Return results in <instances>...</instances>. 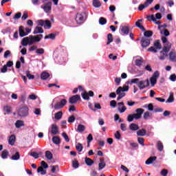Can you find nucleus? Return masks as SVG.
<instances>
[{
  "mask_svg": "<svg viewBox=\"0 0 176 176\" xmlns=\"http://www.w3.org/2000/svg\"><path fill=\"white\" fill-rule=\"evenodd\" d=\"M167 174H168V170H167V169H163L161 171V175L162 176H167Z\"/></svg>",
  "mask_w": 176,
  "mask_h": 176,
  "instance_id": "obj_62",
  "label": "nucleus"
},
{
  "mask_svg": "<svg viewBox=\"0 0 176 176\" xmlns=\"http://www.w3.org/2000/svg\"><path fill=\"white\" fill-rule=\"evenodd\" d=\"M52 142L56 145H60L61 144V139L58 136H54L52 138Z\"/></svg>",
  "mask_w": 176,
  "mask_h": 176,
  "instance_id": "obj_22",
  "label": "nucleus"
},
{
  "mask_svg": "<svg viewBox=\"0 0 176 176\" xmlns=\"http://www.w3.org/2000/svg\"><path fill=\"white\" fill-rule=\"evenodd\" d=\"M166 102H174V96L170 95L169 98H168Z\"/></svg>",
  "mask_w": 176,
  "mask_h": 176,
  "instance_id": "obj_63",
  "label": "nucleus"
},
{
  "mask_svg": "<svg viewBox=\"0 0 176 176\" xmlns=\"http://www.w3.org/2000/svg\"><path fill=\"white\" fill-rule=\"evenodd\" d=\"M111 42H113V37L112 36V34H109L107 35V45H109Z\"/></svg>",
  "mask_w": 176,
  "mask_h": 176,
  "instance_id": "obj_40",
  "label": "nucleus"
},
{
  "mask_svg": "<svg viewBox=\"0 0 176 176\" xmlns=\"http://www.w3.org/2000/svg\"><path fill=\"white\" fill-rule=\"evenodd\" d=\"M20 17H21V12H18V13L15 14L13 19H14V20H19V19H20Z\"/></svg>",
  "mask_w": 176,
  "mask_h": 176,
  "instance_id": "obj_60",
  "label": "nucleus"
},
{
  "mask_svg": "<svg viewBox=\"0 0 176 176\" xmlns=\"http://www.w3.org/2000/svg\"><path fill=\"white\" fill-rule=\"evenodd\" d=\"M45 53V50L43 48H38L36 50V54H43Z\"/></svg>",
  "mask_w": 176,
  "mask_h": 176,
  "instance_id": "obj_48",
  "label": "nucleus"
},
{
  "mask_svg": "<svg viewBox=\"0 0 176 176\" xmlns=\"http://www.w3.org/2000/svg\"><path fill=\"white\" fill-rule=\"evenodd\" d=\"M150 80H151V85L152 87H153V86H155V85L157 83V80H156V78H154L153 77L151 78Z\"/></svg>",
  "mask_w": 176,
  "mask_h": 176,
  "instance_id": "obj_51",
  "label": "nucleus"
},
{
  "mask_svg": "<svg viewBox=\"0 0 176 176\" xmlns=\"http://www.w3.org/2000/svg\"><path fill=\"white\" fill-rule=\"evenodd\" d=\"M4 112H6V113L9 114L12 112V107L9 106H5L3 107Z\"/></svg>",
  "mask_w": 176,
  "mask_h": 176,
  "instance_id": "obj_45",
  "label": "nucleus"
},
{
  "mask_svg": "<svg viewBox=\"0 0 176 176\" xmlns=\"http://www.w3.org/2000/svg\"><path fill=\"white\" fill-rule=\"evenodd\" d=\"M50 133L52 134V135H57V134H60L59 129L57 124H52L51 125Z\"/></svg>",
  "mask_w": 176,
  "mask_h": 176,
  "instance_id": "obj_10",
  "label": "nucleus"
},
{
  "mask_svg": "<svg viewBox=\"0 0 176 176\" xmlns=\"http://www.w3.org/2000/svg\"><path fill=\"white\" fill-rule=\"evenodd\" d=\"M138 82H140L139 78H133L131 80V81H128L127 83H129V85H133V84H137L138 83Z\"/></svg>",
  "mask_w": 176,
  "mask_h": 176,
  "instance_id": "obj_44",
  "label": "nucleus"
},
{
  "mask_svg": "<svg viewBox=\"0 0 176 176\" xmlns=\"http://www.w3.org/2000/svg\"><path fill=\"white\" fill-rule=\"evenodd\" d=\"M138 87H139L140 90H144V89L149 87V80L140 81L138 83Z\"/></svg>",
  "mask_w": 176,
  "mask_h": 176,
  "instance_id": "obj_6",
  "label": "nucleus"
},
{
  "mask_svg": "<svg viewBox=\"0 0 176 176\" xmlns=\"http://www.w3.org/2000/svg\"><path fill=\"white\" fill-rule=\"evenodd\" d=\"M121 32L122 34H124V35H129L130 28H129V26H122Z\"/></svg>",
  "mask_w": 176,
  "mask_h": 176,
  "instance_id": "obj_18",
  "label": "nucleus"
},
{
  "mask_svg": "<svg viewBox=\"0 0 176 176\" xmlns=\"http://www.w3.org/2000/svg\"><path fill=\"white\" fill-rule=\"evenodd\" d=\"M43 38V35L39 34L37 36L30 35L29 37H25L22 39L21 45H33V43H38L41 41V39Z\"/></svg>",
  "mask_w": 176,
  "mask_h": 176,
  "instance_id": "obj_1",
  "label": "nucleus"
},
{
  "mask_svg": "<svg viewBox=\"0 0 176 176\" xmlns=\"http://www.w3.org/2000/svg\"><path fill=\"white\" fill-rule=\"evenodd\" d=\"M170 61L172 63H176V53L175 52H170L168 54Z\"/></svg>",
  "mask_w": 176,
  "mask_h": 176,
  "instance_id": "obj_16",
  "label": "nucleus"
},
{
  "mask_svg": "<svg viewBox=\"0 0 176 176\" xmlns=\"http://www.w3.org/2000/svg\"><path fill=\"white\" fill-rule=\"evenodd\" d=\"M19 116L24 118L28 115V107H23L19 110Z\"/></svg>",
  "mask_w": 176,
  "mask_h": 176,
  "instance_id": "obj_7",
  "label": "nucleus"
},
{
  "mask_svg": "<svg viewBox=\"0 0 176 176\" xmlns=\"http://www.w3.org/2000/svg\"><path fill=\"white\" fill-rule=\"evenodd\" d=\"M99 24H100V25H104L107 24V19L104 17H100L99 19Z\"/></svg>",
  "mask_w": 176,
  "mask_h": 176,
  "instance_id": "obj_46",
  "label": "nucleus"
},
{
  "mask_svg": "<svg viewBox=\"0 0 176 176\" xmlns=\"http://www.w3.org/2000/svg\"><path fill=\"white\" fill-rule=\"evenodd\" d=\"M80 100V95H74L69 98V104H76L78 101Z\"/></svg>",
  "mask_w": 176,
  "mask_h": 176,
  "instance_id": "obj_12",
  "label": "nucleus"
},
{
  "mask_svg": "<svg viewBox=\"0 0 176 176\" xmlns=\"http://www.w3.org/2000/svg\"><path fill=\"white\" fill-rule=\"evenodd\" d=\"M75 116H70L67 120L68 123H74L75 122Z\"/></svg>",
  "mask_w": 176,
  "mask_h": 176,
  "instance_id": "obj_52",
  "label": "nucleus"
},
{
  "mask_svg": "<svg viewBox=\"0 0 176 176\" xmlns=\"http://www.w3.org/2000/svg\"><path fill=\"white\" fill-rule=\"evenodd\" d=\"M85 130H86V126L81 124L78 125V127L76 129V131L78 133H83V131H85Z\"/></svg>",
  "mask_w": 176,
  "mask_h": 176,
  "instance_id": "obj_26",
  "label": "nucleus"
},
{
  "mask_svg": "<svg viewBox=\"0 0 176 176\" xmlns=\"http://www.w3.org/2000/svg\"><path fill=\"white\" fill-rule=\"evenodd\" d=\"M10 56H12V54L9 50L4 52V58H8V57H10Z\"/></svg>",
  "mask_w": 176,
  "mask_h": 176,
  "instance_id": "obj_56",
  "label": "nucleus"
},
{
  "mask_svg": "<svg viewBox=\"0 0 176 176\" xmlns=\"http://www.w3.org/2000/svg\"><path fill=\"white\" fill-rule=\"evenodd\" d=\"M9 155V151L8 150H3L1 153L2 159H8V156Z\"/></svg>",
  "mask_w": 176,
  "mask_h": 176,
  "instance_id": "obj_34",
  "label": "nucleus"
},
{
  "mask_svg": "<svg viewBox=\"0 0 176 176\" xmlns=\"http://www.w3.org/2000/svg\"><path fill=\"white\" fill-rule=\"evenodd\" d=\"M12 160H19L20 159V153L18 151L15 153L14 155L12 156Z\"/></svg>",
  "mask_w": 176,
  "mask_h": 176,
  "instance_id": "obj_42",
  "label": "nucleus"
},
{
  "mask_svg": "<svg viewBox=\"0 0 176 176\" xmlns=\"http://www.w3.org/2000/svg\"><path fill=\"white\" fill-rule=\"evenodd\" d=\"M44 28L45 30H50L52 28V23L50 22V21L49 20L45 21Z\"/></svg>",
  "mask_w": 176,
  "mask_h": 176,
  "instance_id": "obj_31",
  "label": "nucleus"
},
{
  "mask_svg": "<svg viewBox=\"0 0 176 176\" xmlns=\"http://www.w3.org/2000/svg\"><path fill=\"white\" fill-rule=\"evenodd\" d=\"M135 112H136V114H138L139 116H140V118H142V113H144V109H141V108L137 109L135 110Z\"/></svg>",
  "mask_w": 176,
  "mask_h": 176,
  "instance_id": "obj_43",
  "label": "nucleus"
},
{
  "mask_svg": "<svg viewBox=\"0 0 176 176\" xmlns=\"http://www.w3.org/2000/svg\"><path fill=\"white\" fill-rule=\"evenodd\" d=\"M153 2V0H146L144 3L143 4H140L138 7V10H140V12L144 10V9H145V8H148V6H149V5H152Z\"/></svg>",
  "mask_w": 176,
  "mask_h": 176,
  "instance_id": "obj_8",
  "label": "nucleus"
},
{
  "mask_svg": "<svg viewBox=\"0 0 176 176\" xmlns=\"http://www.w3.org/2000/svg\"><path fill=\"white\" fill-rule=\"evenodd\" d=\"M85 164H87V166H93L94 164V161L93 160H91V158L87 157H86L85 158Z\"/></svg>",
  "mask_w": 176,
  "mask_h": 176,
  "instance_id": "obj_25",
  "label": "nucleus"
},
{
  "mask_svg": "<svg viewBox=\"0 0 176 176\" xmlns=\"http://www.w3.org/2000/svg\"><path fill=\"white\" fill-rule=\"evenodd\" d=\"M143 32L144 37L140 40L141 45H151L153 42V39L151 38L153 35V32L145 29V31H143Z\"/></svg>",
  "mask_w": 176,
  "mask_h": 176,
  "instance_id": "obj_2",
  "label": "nucleus"
},
{
  "mask_svg": "<svg viewBox=\"0 0 176 176\" xmlns=\"http://www.w3.org/2000/svg\"><path fill=\"white\" fill-rule=\"evenodd\" d=\"M106 166H107V164H105V161L104 160V158H100V162L98 164L99 171H101V170H103V168H105Z\"/></svg>",
  "mask_w": 176,
  "mask_h": 176,
  "instance_id": "obj_15",
  "label": "nucleus"
},
{
  "mask_svg": "<svg viewBox=\"0 0 176 176\" xmlns=\"http://www.w3.org/2000/svg\"><path fill=\"white\" fill-rule=\"evenodd\" d=\"M146 19L148 20V21H153V22L156 21V18H155L154 14L147 16Z\"/></svg>",
  "mask_w": 176,
  "mask_h": 176,
  "instance_id": "obj_41",
  "label": "nucleus"
},
{
  "mask_svg": "<svg viewBox=\"0 0 176 176\" xmlns=\"http://www.w3.org/2000/svg\"><path fill=\"white\" fill-rule=\"evenodd\" d=\"M157 149L159 151V152H163L164 149V146H163V143L160 141L158 140L157 142Z\"/></svg>",
  "mask_w": 176,
  "mask_h": 176,
  "instance_id": "obj_17",
  "label": "nucleus"
},
{
  "mask_svg": "<svg viewBox=\"0 0 176 176\" xmlns=\"http://www.w3.org/2000/svg\"><path fill=\"white\" fill-rule=\"evenodd\" d=\"M44 38L54 40V39H56V34H53V33L50 34L45 36Z\"/></svg>",
  "mask_w": 176,
  "mask_h": 176,
  "instance_id": "obj_39",
  "label": "nucleus"
},
{
  "mask_svg": "<svg viewBox=\"0 0 176 176\" xmlns=\"http://www.w3.org/2000/svg\"><path fill=\"white\" fill-rule=\"evenodd\" d=\"M51 168H52L51 169L52 173H58L59 171L58 165L52 166Z\"/></svg>",
  "mask_w": 176,
  "mask_h": 176,
  "instance_id": "obj_35",
  "label": "nucleus"
},
{
  "mask_svg": "<svg viewBox=\"0 0 176 176\" xmlns=\"http://www.w3.org/2000/svg\"><path fill=\"white\" fill-rule=\"evenodd\" d=\"M41 167H43V168H49V165H47V164H46V162L45 161H42L41 162Z\"/></svg>",
  "mask_w": 176,
  "mask_h": 176,
  "instance_id": "obj_61",
  "label": "nucleus"
},
{
  "mask_svg": "<svg viewBox=\"0 0 176 176\" xmlns=\"http://www.w3.org/2000/svg\"><path fill=\"white\" fill-rule=\"evenodd\" d=\"M134 120V116H133V114H129L127 116V122H131Z\"/></svg>",
  "mask_w": 176,
  "mask_h": 176,
  "instance_id": "obj_58",
  "label": "nucleus"
},
{
  "mask_svg": "<svg viewBox=\"0 0 176 176\" xmlns=\"http://www.w3.org/2000/svg\"><path fill=\"white\" fill-rule=\"evenodd\" d=\"M170 50H171V45H164L162 50L160 52V54H162V56L159 57L160 60L162 61L163 60H166V57H168L167 53H168Z\"/></svg>",
  "mask_w": 176,
  "mask_h": 176,
  "instance_id": "obj_3",
  "label": "nucleus"
},
{
  "mask_svg": "<svg viewBox=\"0 0 176 176\" xmlns=\"http://www.w3.org/2000/svg\"><path fill=\"white\" fill-rule=\"evenodd\" d=\"M115 138L116 140H120V138H122V135H120V132L119 131H117L115 133Z\"/></svg>",
  "mask_w": 176,
  "mask_h": 176,
  "instance_id": "obj_59",
  "label": "nucleus"
},
{
  "mask_svg": "<svg viewBox=\"0 0 176 176\" xmlns=\"http://www.w3.org/2000/svg\"><path fill=\"white\" fill-rule=\"evenodd\" d=\"M81 96L83 100H85L87 101H89V100H90V96H89V93L86 91H85L82 94H81Z\"/></svg>",
  "mask_w": 176,
  "mask_h": 176,
  "instance_id": "obj_29",
  "label": "nucleus"
},
{
  "mask_svg": "<svg viewBox=\"0 0 176 176\" xmlns=\"http://www.w3.org/2000/svg\"><path fill=\"white\" fill-rule=\"evenodd\" d=\"M138 142H139L140 145H142V146H145V144H144V142H145V139H144L143 138H138Z\"/></svg>",
  "mask_w": 176,
  "mask_h": 176,
  "instance_id": "obj_50",
  "label": "nucleus"
},
{
  "mask_svg": "<svg viewBox=\"0 0 176 176\" xmlns=\"http://www.w3.org/2000/svg\"><path fill=\"white\" fill-rule=\"evenodd\" d=\"M62 137H63V138H65L66 142H69V138L68 137V135H67V133L63 132L62 133Z\"/></svg>",
  "mask_w": 176,
  "mask_h": 176,
  "instance_id": "obj_54",
  "label": "nucleus"
},
{
  "mask_svg": "<svg viewBox=\"0 0 176 176\" xmlns=\"http://www.w3.org/2000/svg\"><path fill=\"white\" fill-rule=\"evenodd\" d=\"M72 166H73L74 168H78V167H79V162H78V160H74L72 162Z\"/></svg>",
  "mask_w": 176,
  "mask_h": 176,
  "instance_id": "obj_47",
  "label": "nucleus"
},
{
  "mask_svg": "<svg viewBox=\"0 0 176 176\" xmlns=\"http://www.w3.org/2000/svg\"><path fill=\"white\" fill-rule=\"evenodd\" d=\"M160 49H162V45H154V46L148 49V52H153L154 53H157V50H160Z\"/></svg>",
  "mask_w": 176,
  "mask_h": 176,
  "instance_id": "obj_13",
  "label": "nucleus"
},
{
  "mask_svg": "<svg viewBox=\"0 0 176 176\" xmlns=\"http://www.w3.org/2000/svg\"><path fill=\"white\" fill-rule=\"evenodd\" d=\"M50 76V74L46 72H43L41 74V79L42 80H46L47 78H49Z\"/></svg>",
  "mask_w": 176,
  "mask_h": 176,
  "instance_id": "obj_20",
  "label": "nucleus"
},
{
  "mask_svg": "<svg viewBox=\"0 0 176 176\" xmlns=\"http://www.w3.org/2000/svg\"><path fill=\"white\" fill-rule=\"evenodd\" d=\"M93 140V135L89 134L87 138V144H90L91 141Z\"/></svg>",
  "mask_w": 176,
  "mask_h": 176,
  "instance_id": "obj_57",
  "label": "nucleus"
},
{
  "mask_svg": "<svg viewBox=\"0 0 176 176\" xmlns=\"http://www.w3.org/2000/svg\"><path fill=\"white\" fill-rule=\"evenodd\" d=\"M49 0H44L43 1L44 6H41V9H43L45 13H50L52 12V1H48ZM47 2V3H46Z\"/></svg>",
  "mask_w": 176,
  "mask_h": 176,
  "instance_id": "obj_5",
  "label": "nucleus"
},
{
  "mask_svg": "<svg viewBox=\"0 0 176 176\" xmlns=\"http://www.w3.org/2000/svg\"><path fill=\"white\" fill-rule=\"evenodd\" d=\"M137 135H138V137H144V135H146V130H145V129H140L137 131Z\"/></svg>",
  "mask_w": 176,
  "mask_h": 176,
  "instance_id": "obj_23",
  "label": "nucleus"
},
{
  "mask_svg": "<svg viewBox=\"0 0 176 176\" xmlns=\"http://www.w3.org/2000/svg\"><path fill=\"white\" fill-rule=\"evenodd\" d=\"M76 149L78 152H82V151H83V145L80 143H78L76 144Z\"/></svg>",
  "mask_w": 176,
  "mask_h": 176,
  "instance_id": "obj_38",
  "label": "nucleus"
},
{
  "mask_svg": "<svg viewBox=\"0 0 176 176\" xmlns=\"http://www.w3.org/2000/svg\"><path fill=\"white\" fill-rule=\"evenodd\" d=\"M45 157L48 160H52V159H53V154L52 153V152L47 151H45Z\"/></svg>",
  "mask_w": 176,
  "mask_h": 176,
  "instance_id": "obj_33",
  "label": "nucleus"
},
{
  "mask_svg": "<svg viewBox=\"0 0 176 176\" xmlns=\"http://www.w3.org/2000/svg\"><path fill=\"white\" fill-rule=\"evenodd\" d=\"M37 173H41V175H46V170L43 169L42 166L37 168Z\"/></svg>",
  "mask_w": 176,
  "mask_h": 176,
  "instance_id": "obj_36",
  "label": "nucleus"
},
{
  "mask_svg": "<svg viewBox=\"0 0 176 176\" xmlns=\"http://www.w3.org/2000/svg\"><path fill=\"white\" fill-rule=\"evenodd\" d=\"M170 80L172 82H175V80H176V75H175V74H173L170 76Z\"/></svg>",
  "mask_w": 176,
  "mask_h": 176,
  "instance_id": "obj_64",
  "label": "nucleus"
},
{
  "mask_svg": "<svg viewBox=\"0 0 176 176\" xmlns=\"http://www.w3.org/2000/svg\"><path fill=\"white\" fill-rule=\"evenodd\" d=\"M23 126H24V122L22 120H16V123H15V127H16V129H20V127H23Z\"/></svg>",
  "mask_w": 176,
  "mask_h": 176,
  "instance_id": "obj_32",
  "label": "nucleus"
},
{
  "mask_svg": "<svg viewBox=\"0 0 176 176\" xmlns=\"http://www.w3.org/2000/svg\"><path fill=\"white\" fill-rule=\"evenodd\" d=\"M156 159H157V157L156 156L150 157L147 160H146L145 164L147 165L152 164Z\"/></svg>",
  "mask_w": 176,
  "mask_h": 176,
  "instance_id": "obj_24",
  "label": "nucleus"
},
{
  "mask_svg": "<svg viewBox=\"0 0 176 176\" xmlns=\"http://www.w3.org/2000/svg\"><path fill=\"white\" fill-rule=\"evenodd\" d=\"M30 156H32V157H34V159H38L39 158V154L38 153L34 151L30 153Z\"/></svg>",
  "mask_w": 176,
  "mask_h": 176,
  "instance_id": "obj_55",
  "label": "nucleus"
},
{
  "mask_svg": "<svg viewBox=\"0 0 176 176\" xmlns=\"http://www.w3.org/2000/svg\"><path fill=\"white\" fill-rule=\"evenodd\" d=\"M87 19V13H86V12H84L81 13H77L75 20L77 24H83V23L86 21Z\"/></svg>",
  "mask_w": 176,
  "mask_h": 176,
  "instance_id": "obj_4",
  "label": "nucleus"
},
{
  "mask_svg": "<svg viewBox=\"0 0 176 176\" xmlns=\"http://www.w3.org/2000/svg\"><path fill=\"white\" fill-rule=\"evenodd\" d=\"M54 118L56 119V120H60V119H61V118H63V111H58L57 113H56L54 114Z\"/></svg>",
  "mask_w": 176,
  "mask_h": 176,
  "instance_id": "obj_30",
  "label": "nucleus"
},
{
  "mask_svg": "<svg viewBox=\"0 0 176 176\" xmlns=\"http://www.w3.org/2000/svg\"><path fill=\"white\" fill-rule=\"evenodd\" d=\"M159 76H160V74L159 73L158 71H156L153 73L151 78H153L154 79L157 80V78H159Z\"/></svg>",
  "mask_w": 176,
  "mask_h": 176,
  "instance_id": "obj_49",
  "label": "nucleus"
},
{
  "mask_svg": "<svg viewBox=\"0 0 176 176\" xmlns=\"http://www.w3.org/2000/svg\"><path fill=\"white\" fill-rule=\"evenodd\" d=\"M19 36L23 38V36H27V34L24 31V26L19 27Z\"/></svg>",
  "mask_w": 176,
  "mask_h": 176,
  "instance_id": "obj_28",
  "label": "nucleus"
},
{
  "mask_svg": "<svg viewBox=\"0 0 176 176\" xmlns=\"http://www.w3.org/2000/svg\"><path fill=\"white\" fill-rule=\"evenodd\" d=\"M140 129V126H138V124L132 123L129 125V130H131V131H137Z\"/></svg>",
  "mask_w": 176,
  "mask_h": 176,
  "instance_id": "obj_21",
  "label": "nucleus"
},
{
  "mask_svg": "<svg viewBox=\"0 0 176 176\" xmlns=\"http://www.w3.org/2000/svg\"><path fill=\"white\" fill-rule=\"evenodd\" d=\"M124 91H129V86L124 85L123 87H119L116 93L118 96H120V94H124Z\"/></svg>",
  "mask_w": 176,
  "mask_h": 176,
  "instance_id": "obj_9",
  "label": "nucleus"
},
{
  "mask_svg": "<svg viewBox=\"0 0 176 176\" xmlns=\"http://www.w3.org/2000/svg\"><path fill=\"white\" fill-rule=\"evenodd\" d=\"M142 21L143 19H138V21L135 22V25L138 28H140L142 31H145V28L144 25H142Z\"/></svg>",
  "mask_w": 176,
  "mask_h": 176,
  "instance_id": "obj_14",
  "label": "nucleus"
},
{
  "mask_svg": "<svg viewBox=\"0 0 176 176\" xmlns=\"http://www.w3.org/2000/svg\"><path fill=\"white\" fill-rule=\"evenodd\" d=\"M135 64L137 65V67H140V65H142V59H136L135 60Z\"/></svg>",
  "mask_w": 176,
  "mask_h": 176,
  "instance_id": "obj_53",
  "label": "nucleus"
},
{
  "mask_svg": "<svg viewBox=\"0 0 176 176\" xmlns=\"http://www.w3.org/2000/svg\"><path fill=\"white\" fill-rule=\"evenodd\" d=\"M93 5H94V8H100L101 2H100V0H94Z\"/></svg>",
  "mask_w": 176,
  "mask_h": 176,
  "instance_id": "obj_37",
  "label": "nucleus"
},
{
  "mask_svg": "<svg viewBox=\"0 0 176 176\" xmlns=\"http://www.w3.org/2000/svg\"><path fill=\"white\" fill-rule=\"evenodd\" d=\"M67 105V100L65 99H62L59 103H56L54 105L55 109H61Z\"/></svg>",
  "mask_w": 176,
  "mask_h": 176,
  "instance_id": "obj_11",
  "label": "nucleus"
},
{
  "mask_svg": "<svg viewBox=\"0 0 176 176\" xmlns=\"http://www.w3.org/2000/svg\"><path fill=\"white\" fill-rule=\"evenodd\" d=\"M14 142H16V135H11L10 137L8 139V144L9 145H14Z\"/></svg>",
  "mask_w": 176,
  "mask_h": 176,
  "instance_id": "obj_19",
  "label": "nucleus"
},
{
  "mask_svg": "<svg viewBox=\"0 0 176 176\" xmlns=\"http://www.w3.org/2000/svg\"><path fill=\"white\" fill-rule=\"evenodd\" d=\"M33 34H43V29L42 28V27L37 26L34 28Z\"/></svg>",
  "mask_w": 176,
  "mask_h": 176,
  "instance_id": "obj_27",
  "label": "nucleus"
}]
</instances>
